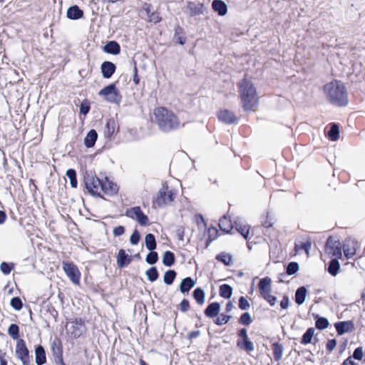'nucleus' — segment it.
<instances>
[{
    "instance_id": "cd10ccee",
    "label": "nucleus",
    "mask_w": 365,
    "mask_h": 365,
    "mask_svg": "<svg viewBox=\"0 0 365 365\" xmlns=\"http://www.w3.org/2000/svg\"><path fill=\"white\" fill-rule=\"evenodd\" d=\"M334 327L338 334L341 335L349 331L353 327V324L351 321L339 322H336Z\"/></svg>"
},
{
    "instance_id": "de8ad7c7",
    "label": "nucleus",
    "mask_w": 365,
    "mask_h": 365,
    "mask_svg": "<svg viewBox=\"0 0 365 365\" xmlns=\"http://www.w3.org/2000/svg\"><path fill=\"white\" fill-rule=\"evenodd\" d=\"M262 225L265 228H269L273 226V218L268 212L263 215L261 217Z\"/></svg>"
},
{
    "instance_id": "a211bd4d",
    "label": "nucleus",
    "mask_w": 365,
    "mask_h": 365,
    "mask_svg": "<svg viewBox=\"0 0 365 365\" xmlns=\"http://www.w3.org/2000/svg\"><path fill=\"white\" fill-rule=\"evenodd\" d=\"M357 249L358 244L354 241L346 242L342 246V250L346 259L353 257L356 255Z\"/></svg>"
},
{
    "instance_id": "4d7b16f0",
    "label": "nucleus",
    "mask_w": 365,
    "mask_h": 365,
    "mask_svg": "<svg viewBox=\"0 0 365 365\" xmlns=\"http://www.w3.org/2000/svg\"><path fill=\"white\" fill-rule=\"evenodd\" d=\"M145 260L150 264H155L158 262V253L156 252H154L153 250L151 251L146 256Z\"/></svg>"
},
{
    "instance_id": "ddd939ff",
    "label": "nucleus",
    "mask_w": 365,
    "mask_h": 365,
    "mask_svg": "<svg viewBox=\"0 0 365 365\" xmlns=\"http://www.w3.org/2000/svg\"><path fill=\"white\" fill-rule=\"evenodd\" d=\"M71 336L75 339L80 337L83 334V329L85 327V320L83 318H76L71 322Z\"/></svg>"
},
{
    "instance_id": "2eb2a0df",
    "label": "nucleus",
    "mask_w": 365,
    "mask_h": 365,
    "mask_svg": "<svg viewBox=\"0 0 365 365\" xmlns=\"http://www.w3.org/2000/svg\"><path fill=\"white\" fill-rule=\"evenodd\" d=\"M312 240L310 238L307 239L304 242H299L294 243V255H299L302 251H304L306 253L307 257H309V251L312 247Z\"/></svg>"
},
{
    "instance_id": "c85d7f7f",
    "label": "nucleus",
    "mask_w": 365,
    "mask_h": 365,
    "mask_svg": "<svg viewBox=\"0 0 365 365\" xmlns=\"http://www.w3.org/2000/svg\"><path fill=\"white\" fill-rule=\"evenodd\" d=\"M212 7L220 16H224L227 12V6L222 0H214L212 3Z\"/></svg>"
},
{
    "instance_id": "a18cd8bd",
    "label": "nucleus",
    "mask_w": 365,
    "mask_h": 365,
    "mask_svg": "<svg viewBox=\"0 0 365 365\" xmlns=\"http://www.w3.org/2000/svg\"><path fill=\"white\" fill-rule=\"evenodd\" d=\"M145 246L148 250L153 251L156 248V241L154 235L149 233L145 238Z\"/></svg>"
},
{
    "instance_id": "3c124183",
    "label": "nucleus",
    "mask_w": 365,
    "mask_h": 365,
    "mask_svg": "<svg viewBox=\"0 0 365 365\" xmlns=\"http://www.w3.org/2000/svg\"><path fill=\"white\" fill-rule=\"evenodd\" d=\"M145 274L148 277V279L152 282L155 281L159 277L158 269L155 267H152L149 268L146 271Z\"/></svg>"
},
{
    "instance_id": "f704fd0d",
    "label": "nucleus",
    "mask_w": 365,
    "mask_h": 365,
    "mask_svg": "<svg viewBox=\"0 0 365 365\" xmlns=\"http://www.w3.org/2000/svg\"><path fill=\"white\" fill-rule=\"evenodd\" d=\"M272 348L273 351L274 359L276 361H279L282 357L284 350L282 344L279 342H274L272 344Z\"/></svg>"
},
{
    "instance_id": "f03ea898",
    "label": "nucleus",
    "mask_w": 365,
    "mask_h": 365,
    "mask_svg": "<svg viewBox=\"0 0 365 365\" xmlns=\"http://www.w3.org/2000/svg\"><path fill=\"white\" fill-rule=\"evenodd\" d=\"M239 98L245 112H255L259 106V96L256 88L247 75L237 83Z\"/></svg>"
},
{
    "instance_id": "69168bd1",
    "label": "nucleus",
    "mask_w": 365,
    "mask_h": 365,
    "mask_svg": "<svg viewBox=\"0 0 365 365\" xmlns=\"http://www.w3.org/2000/svg\"><path fill=\"white\" fill-rule=\"evenodd\" d=\"M336 346V340L334 339H329L327 342L326 349L329 353H331Z\"/></svg>"
},
{
    "instance_id": "c9c22d12",
    "label": "nucleus",
    "mask_w": 365,
    "mask_h": 365,
    "mask_svg": "<svg viewBox=\"0 0 365 365\" xmlns=\"http://www.w3.org/2000/svg\"><path fill=\"white\" fill-rule=\"evenodd\" d=\"M307 292V289L304 287H300L297 289L295 293V302L297 304L300 305L304 302Z\"/></svg>"
},
{
    "instance_id": "bf43d9fd",
    "label": "nucleus",
    "mask_w": 365,
    "mask_h": 365,
    "mask_svg": "<svg viewBox=\"0 0 365 365\" xmlns=\"http://www.w3.org/2000/svg\"><path fill=\"white\" fill-rule=\"evenodd\" d=\"M238 307L241 310H247L250 308V304L248 300L243 296L239 298Z\"/></svg>"
},
{
    "instance_id": "c03bdc74",
    "label": "nucleus",
    "mask_w": 365,
    "mask_h": 365,
    "mask_svg": "<svg viewBox=\"0 0 365 365\" xmlns=\"http://www.w3.org/2000/svg\"><path fill=\"white\" fill-rule=\"evenodd\" d=\"M314 328L310 327L309 328L306 332L303 334L302 338L301 339V344H308L312 342V339L314 335Z\"/></svg>"
},
{
    "instance_id": "79ce46f5",
    "label": "nucleus",
    "mask_w": 365,
    "mask_h": 365,
    "mask_svg": "<svg viewBox=\"0 0 365 365\" xmlns=\"http://www.w3.org/2000/svg\"><path fill=\"white\" fill-rule=\"evenodd\" d=\"M329 138L333 141L337 140L339 138V128L337 124H331L329 130L327 133Z\"/></svg>"
},
{
    "instance_id": "aec40b11",
    "label": "nucleus",
    "mask_w": 365,
    "mask_h": 365,
    "mask_svg": "<svg viewBox=\"0 0 365 365\" xmlns=\"http://www.w3.org/2000/svg\"><path fill=\"white\" fill-rule=\"evenodd\" d=\"M187 8L191 16H198L203 13L204 4L202 3L188 1Z\"/></svg>"
},
{
    "instance_id": "13d9d810",
    "label": "nucleus",
    "mask_w": 365,
    "mask_h": 365,
    "mask_svg": "<svg viewBox=\"0 0 365 365\" xmlns=\"http://www.w3.org/2000/svg\"><path fill=\"white\" fill-rule=\"evenodd\" d=\"M10 304L11 306L15 309V310H20L21 309L22 307H23V304H22V301L21 299L18 297H13L11 299V302H10Z\"/></svg>"
},
{
    "instance_id": "0e129e2a",
    "label": "nucleus",
    "mask_w": 365,
    "mask_h": 365,
    "mask_svg": "<svg viewBox=\"0 0 365 365\" xmlns=\"http://www.w3.org/2000/svg\"><path fill=\"white\" fill-rule=\"evenodd\" d=\"M140 234L138 230H135L130 236V241L132 245H137L140 241Z\"/></svg>"
},
{
    "instance_id": "f3484780",
    "label": "nucleus",
    "mask_w": 365,
    "mask_h": 365,
    "mask_svg": "<svg viewBox=\"0 0 365 365\" xmlns=\"http://www.w3.org/2000/svg\"><path fill=\"white\" fill-rule=\"evenodd\" d=\"M101 71L104 78H110L116 71V66L111 61H104L101 66Z\"/></svg>"
},
{
    "instance_id": "6e6552de",
    "label": "nucleus",
    "mask_w": 365,
    "mask_h": 365,
    "mask_svg": "<svg viewBox=\"0 0 365 365\" xmlns=\"http://www.w3.org/2000/svg\"><path fill=\"white\" fill-rule=\"evenodd\" d=\"M238 339L237 341V346L247 354H250L254 351L255 346L253 342L249 339L247 329L242 328L237 333Z\"/></svg>"
},
{
    "instance_id": "4468645a",
    "label": "nucleus",
    "mask_w": 365,
    "mask_h": 365,
    "mask_svg": "<svg viewBox=\"0 0 365 365\" xmlns=\"http://www.w3.org/2000/svg\"><path fill=\"white\" fill-rule=\"evenodd\" d=\"M217 118L220 121L226 124H234L238 121V118L234 112L228 109L220 110L217 113Z\"/></svg>"
},
{
    "instance_id": "0eeeda50",
    "label": "nucleus",
    "mask_w": 365,
    "mask_h": 365,
    "mask_svg": "<svg viewBox=\"0 0 365 365\" xmlns=\"http://www.w3.org/2000/svg\"><path fill=\"white\" fill-rule=\"evenodd\" d=\"M176 197V192L170 189L168 185H163L157 193L154 200V203L158 207H163L174 201Z\"/></svg>"
},
{
    "instance_id": "dca6fc26",
    "label": "nucleus",
    "mask_w": 365,
    "mask_h": 365,
    "mask_svg": "<svg viewBox=\"0 0 365 365\" xmlns=\"http://www.w3.org/2000/svg\"><path fill=\"white\" fill-rule=\"evenodd\" d=\"M152 5L150 4L145 3L143 6V10L147 15V21L148 22H153L154 24L159 23L161 21L160 14L157 11H152Z\"/></svg>"
},
{
    "instance_id": "6e6d98bb",
    "label": "nucleus",
    "mask_w": 365,
    "mask_h": 365,
    "mask_svg": "<svg viewBox=\"0 0 365 365\" xmlns=\"http://www.w3.org/2000/svg\"><path fill=\"white\" fill-rule=\"evenodd\" d=\"M299 270V264L297 262H292L288 264L286 272L288 275L294 274Z\"/></svg>"
},
{
    "instance_id": "052dcab7",
    "label": "nucleus",
    "mask_w": 365,
    "mask_h": 365,
    "mask_svg": "<svg viewBox=\"0 0 365 365\" xmlns=\"http://www.w3.org/2000/svg\"><path fill=\"white\" fill-rule=\"evenodd\" d=\"M90 109L91 106L89 101L87 99L83 100L80 106L81 113H83V115H86L88 113Z\"/></svg>"
},
{
    "instance_id": "864d4df0",
    "label": "nucleus",
    "mask_w": 365,
    "mask_h": 365,
    "mask_svg": "<svg viewBox=\"0 0 365 365\" xmlns=\"http://www.w3.org/2000/svg\"><path fill=\"white\" fill-rule=\"evenodd\" d=\"M252 322V319L249 312L242 313L239 319V323L242 325L249 326Z\"/></svg>"
},
{
    "instance_id": "09e8293b",
    "label": "nucleus",
    "mask_w": 365,
    "mask_h": 365,
    "mask_svg": "<svg viewBox=\"0 0 365 365\" xmlns=\"http://www.w3.org/2000/svg\"><path fill=\"white\" fill-rule=\"evenodd\" d=\"M66 176L69 178L71 185L72 187L76 188L78 185V181L76 178V172L74 169H69L66 172Z\"/></svg>"
},
{
    "instance_id": "6ab92c4d",
    "label": "nucleus",
    "mask_w": 365,
    "mask_h": 365,
    "mask_svg": "<svg viewBox=\"0 0 365 365\" xmlns=\"http://www.w3.org/2000/svg\"><path fill=\"white\" fill-rule=\"evenodd\" d=\"M116 128L118 130V126L114 118H108L106 121L103 134L106 138L110 139L115 133Z\"/></svg>"
},
{
    "instance_id": "58836bf2",
    "label": "nucleus",
    "mask_w": 365,
    "mask_h": 365,
    "mask_svg": "<svg viewBox=\"0 0 365 365\" xmlns=\"http://www.w3.org/2000/svg\"><path fill=\"white\" fill-rule=\"evenodd\" d=\"M340 264L338 261V259H332L329 264L328 272L332 276H336L338 274Z\"/></svg>"
},
{
    "instance_id": "ea45409f",
    "label": "nucleus",
    "mask_w": 365,
    "mask_h": 365,
    "mask_svg": "<svg viewBox=\"0 0 365 365\" xmlns=\"http://www.w3.org/2000/svg\"><path fill=\"white\" fill-rule=\"evenodd\" d=\"M207 235L208 237L206 240V247H207L213 240L218 237L219 231L216 227L211 226L207 229Z\"/></svg>"
},
{
    "instance_id": "e2e57ef3",
    "label": "nucleus",
    "mask_w": 365,
    "mask_h": 365,
    "mask_svg": "<svg viewBox=\"0 0 365 365\" xmlns=\"http://www.w3.org/2000/svg\"><path fill=\"white\" fill-rule=\"evenodd\" d=\"M190 302L187 299H183L179 304V309L182 312H186L190 309Z\"/></svg>"
},
{
    "instance_id": "37998d69",
    "label": "nucleus",
    "mask_w": 365,
    "mask_h": 365,
    "mask_svg": "<svg viewBox=\"0 0 365 365\" xmlns=\"http://www.w3.org/2000/svg\"><path fill=\"white\" fill-rule=\"evenodd\" d=\"M314 319H316L315 327L317 329L322 330L329 327V323L327 318L315 315Z\"/></svg>"
},
{
    "instance_id": "c756f323",
    "label": "nucleus",
    "mask_w": 365,
    "mask_h": 365,
    "mask_svg": "<svg viewBox=\"0 0 365 365\" xmlns=\"http://www.w3.org/2000/svg\"><path fill=\"white\" fill-rule=\"evenodd\" d=\"M83 16V11L76 5L71 6L67 10V17L70 19H79Z\"/></svg>"
},
{
    "instance_id": "412c9836",
    "label": "nucleus",
    "mask_w": 365,
    "mask_h": 365,
    "mask_svg": "<svg viewBox=\"0 0 365 365\" xmlns=\"http://www.w3.org/2000/svg\"><path fill=\"white\" fill-rule=\"evenodd\" d=\"M219 227L222 232L230 233L234 228L230 217L223 215L219 220Z\"/></svg>"
},
{
    "instance_id": "393cba45",
    "label": "nucleus",
    "mask_w": 365,
    "mask_h": 365,
    "mask_svg": "<svg viewBox=\"0 0 365 365\" xmlns=\"http://www.w3.org/2000/svg\"><path fill=\"white\" fill-rule=\"evenodd\" d=\"M103 51L109 54L118 55L120 52V46L117 41H108L103 47Z\"/></svg>"
},
{
    "instance_id": "4be33fe9",
    "label": "nucleus",
    "mask_w": 365,
    "mask_h": 365,
    "mask_svg": "<svg viewBox=\"0 0 365 365\" xmlns=\"http://www.w3.org/2000/svg\"><path fill=\"white\" fill-rule=\"evenodd\" d=\"M220 310V304L219 302L210 303L205 309V315L209 318H215L218 316Z\"/></svg>"
},
{
    "instance_id": "f257e3e1",
    "label": "nucleus",
    "mask_w": 365,
    "mask_h": 365,
    "mask_svg": "<svg viewBox=\"0 0 365 365\" xmlns=\"http://www.w3.org/2000/svg\"><path fill=\"white\" fill-rule=\"evenodd\" d=\"M84 183L88 192L93 197H103V195L113 196L118 192V185L108 177L99 178L95 175L86 174Z\"/></svg>"
},
{
    "instance_id": "1a4fd4ad",
    "label": "nucleus",
    "mask_w": 365,
    "mask_h": 365,
    "mask_svg": "<svg viewBox=\"0 0 365 365\" xmlns=\"http://www.w3.org/2000/svg\"><path fill=\"white\" fill-rule=\"evenodd\" d=\"M62 268L72 283L79 285L81 274L78 267L73 262L63 261Z\"/></svg>"
},
{
    "instance_id": "423d86ee",
    "label": "nucleus",
    "mask_w": 365,
    "mask_h": 365,
    "mask_svg": "<svg viewBox=\"0 0 365 365\" xmlns=\"http://www.w3.org/2000/svg\"><path fill=\"white\" fill-rule=\"evenodd\" d=\"M98 95L103 96L106 101L118 105L120 103L122 100V96L115 83L105 86L98 92Z\"/></svg>"
},
{
    "instance_id": "bb28decb",
    "label": "nucleus",
    "mask_w": 365,
    "mask_h": 365,
    "mask_svg": "<svg viewBox=\"0 0 365 365\" xmlns=\"http://www.w3.org/2000/svg\"><path fill=\"white\" fill-rule=\"evenodd\" d=\"M195 282L190 277L184 278L179 286L180 291L182 294L188 293L189 291L195 286Z\"/></svg>"
},
{
    "instance_id": "774afa93",
    "label": "nucleus",
    "mask_w": 365,
    "mask_h": 365,
    "mask_svg": "<svg viewBox=\"0 0 365 365\" xmlns=\"http://www.w3.org/2000/svg\"><path fill=\"white\" fill-rule=\"evenodd\" d=\"M289 299L288 296L284 295L280 302V307L282 309H287L289 307Z\"/></svg>"
},
{
    "instance_id": "72a5a7b5",
    "label": "nucleus",
    "mask_w": 365,
    "mask_h": 365,
    "mask_svg": "<svg viewBox=\"0 0 365 365\" xmlns=\"http://www.w3.org/2000/svg\"><path fill=\"white\" fill-rule=\"evenodd\" d=\"M174 39L176 43L184 45L186 42V37L184 36V30L180 26H177L175 29Z\"/></svg>"
},
{
    "instance_id": "338daca9",
    "label": "nucleus",
    "mask_w": 365,
    "mask_h": 365,
    "mask_svg": "<svg viewBox=\"0 0 365 365\" xmlns=\"http://www.w3.org/2000/svg\"><path fill=\"white\" fill-rule=\"evenodd\" d=\"M124 232H125V227L122 225L117 226L113 229V235L115 237L120 236V235H123Z\"/></svg>"
},
{
    "instance_id": "f8f14e48",
    "label": "nucleus",
    "mask_w": 365,
    "mask_h": 365,
    "mask_svg": "<svg viewBox=\"0 0 365 365\" xmlns=\"http://www.w3.org/2000/svg\"><path fill=\"white\" fill-rule=\"evenodd\" d=\"M325 250L327 254L336 257L337 259L342 258V245L339 240H336L332 236L328 237Z\"/></svg>"
},
{
    "instance_id": "9b49d317",
    "label": "nucleus",
    "mask_w": 365,
    "mask_h": 365,
    "mask_svg": "<svg viewBox=\"0 0 365 365\" xmlns=\"http://www.w3.org/2000/svg\"><path fill=\"white\" fill-rule=\"evenodd\" d=\"M15 352L17 358L21 361L23 365H30L31 357L29 351L23 339H18L16 341Z\"/></svg>"
},
{
    "instance_id": "473e14b6",
    "label": "nucleus",
    "mask_w": 365,
    "mask_h": 365,
    "mask_svg": "<svg viewBox=\"0 0 365 365\" xmlns=\"http://www.w3.org/2000/svg\"><path fill=\"white\" fill-rule=\"evenodd\" d=\"M215 259L225 266H230L232 264V256L225 252H222L217 255Z\"/></svg>"
},
{
    "instance_id": "680f3d73",
    "label": "nucleus",
    "mask_w": 365,
    "mask_h": 365,
    "mask_svg": "<svg viewBox=\"0 0 365 365\" xmlns=\"http://www.w3.org/2000/svg\"><path fill=\"white\" fill-rule=\"evenodd\" d=\"M352 359H354L356 360L361 361L364 357V351L363 348L361 346L357 347L354 351L353 355H352Z\"/></svg>"
},
{
    "instance_id": "e433bc0d",
    "label": "nucleus",
    "mask_w": 365,
    "mask_h": 365,
    "mask_svg": "<svg viewBox=\"0 0 365 365\" xmlns=\"http://www.w3.org/2000/svg\"><path fill=\"white\" fill-rule=\"evenodd\" d=\"M220 296L225 299H230L232 294V287L227 284L220 286L219 288Z\"/></svg>"
},
{
    "instance_id": "7ed1b4c3",
    "label": "nucleus",
    "mask_w": 365,
    "mask_h": 365,
    "mask_svg": "<svg viewBox=\"0 0 365 365\" xmlns=\"http://www.w3.org/2000/svg\"><path fill=\"white\" fill-rule=\"evenodd\" d=\"M323 91L331 104L338 107L348 105L349 94L342 81L334 79L324 86Z\"/></svg>"
},
{
    "instance_id": "5fc2aeb1",
    "label": "nucleus",
    "mask_w": 365,
    "mask_h": 365,
    "mask_svg": "<svg viewBox=\"0 0 365 365\" xmlns=\"http://www.w3.org/2000/svg\"><path fill=\"white\" fill-rule=\"evenodd\" d=\"M14 268V264L13 263H7L6 262H3L0 264V269L4 274H10Z\"/></svg>"
},
{
    "instance_id": "4c0bfd02",
    "label": "nucleus",
    "mask_w": 365,
    "mask_h": 365,
    "mask_svg": "<svg viewBox=\"0 0 365 365\" xmlns=\"http://www.w3.org/2000/svg\"><path fill=\"white\" fill-rule=\"evenodd\" d=\"M192 297L199 305H202L205 302V294L204 290L200 288H196L192 292Z\"/></svg>"
},
{
    "instance_id": "b1692460",
    "label": "nucleus",
    "mask_w": 365,
    "mask_h": 365,
    "mask_svg": "<svg viewBox=\"0 0 365 365\" xmlns=\"http://www.w3.org/2000/svg\"><path fill=\"white\" fill-rule=\"evenodd\" d=\"M51 349L53 354L61 359V362L62 365H66L63 360V344L62 341L59 338H56L52 344Z\"/></svg>"
},
{
    "instance_id": "a19ab883",
    "label": "nucleus",
    "mask_w": 365,
    "mask_h": 365,
    "mask_svg": "<svg viewBox=\"0 0 365 365\" xmlns=\"http://www.w3.org/2000/svg\"><path fill=\"white\" fill-rule=\"evenodd\" d=\"M175 257L173 252L166 251L163 254V263L167 267H170L175 263Z\"/></svg>"
},
{
    "instance_id": "5701e85b",
    "label": "nucleus",
    "mask_w": 365,
    "mask_h": 365,
    "mask_svg": "<svg viewBox=\"0 0 365 365\" xmlns=\"http://www.w3.org/2000/svg\"><path fill=\"white\" fill-rule=\"evenodd\" d=\"M131 262V257L128 256L124 250L120 249L117 255V264L119 268L128 266Z\"/></svg>"
},
{
    "instance_id": "9d476101",
    "label": "nucleus",
    "mask_w": 365,
    "mask_h": 365,
    "mask_svg": "<svg viewBox=\"0 0 365 365\" xmlns=\"http://www.w3.org/2000/svg\"><path fill=\"white\" fill-rule=\"evenodd\" d=\"M125 216L137 221L141 226L149 225L148 217L143 213L140 207L135 206L125 210Z\"/></svg>"
},
{
    "instance_id": "2f4dec72",
    "label": "nucleus",
    "mask_w": 365,
    "mask_h": 365,
    "mask_svg": "<svg viewBox=\"0 0 365 365\" xmlns=\"http://www.w3.org/2000/svg\"><path fill=\"white\" fill-rule=\"evenodd\" d=\"M234 228L239 232L245 240L249 239L251 227L248 225L241 223H235Z\"/></svg>"
},
{
    "instance_id": "7c9ffc66",
    "label": "nucleus",
    "mask_w": 365,
    "mask_h": 365,
    "mask_svg": "<svg viewBox=\"0 0 365 365\" xmlns=\"http://www.w3.org/2000/svg\"><path fill=\"white\" fill-rule=\"evenodd\" d=\"M98 138V133L96 130H91L84 138V145L86 148H92L94 146Z\"/></svg>"
},
{
    "instance_id": "603ef678",
    "label": "nucleus",
    "mask_w": 365,
    "mask_h": 365,
    "mask_svg": "<svg viewBox=\"0 0 365 365\" xmlns=\"http://www.w3.org/2000/svg\"><path fill=\"white\" fill-rule=\"evenodd\" d=\"M231 319V316L225 314H220L215 320L214 322L218 326L227 324Z\"/></svg>"
},
{
    "instance_id": "20e7f679",
    "label": "nucleus",
    "mask_w": 365,
    "mask_h": 365,
    "mask_svg": "<svg viewBox=\"0 0 365 365\" xmlns=\"http://www.w3.org/2000/svg\"><path fill=\"white\" fill-rule=\"evenodd\" d=\"M155 121L158 128L163 132H170L178 130L180 127V120L178 116L172 110L164 106H159L154 109Z\"/></svg>"
},
{
    "instance_id": "49530a36",
    "label": "nucleus",
    "mask_w": 365,
    "mask_h": 365,
    "mask_svg": "<svg viewBox=\"0 0 365 365\" xmlns=\"http://www.w3.org/2000/svg\"><path fill=\"white\" fill-rule=\"evenodd\" d=\"M8 334L13 339H19V327L16 324H11L9 329H8Z\"/></svg>"
},
{
    "instance_id": "8fccbe9b",
    "label": "nucleus",
    "mask_w": 365,
    "mask_h": 365,
    "mask_svg": "<svg viewBox=\"0 0 365 365\" xmlns=\"http://www.w3.org/2000/svg\"><path fill=\"white\" fill-rule=\"evenodd\" d=\"M176 277V272L175 270L170 269L165 272L163 277L164 282L166 284H171L175 280V278Z\"/></svg>"
},
{
    "instance_id": "a878e982",
    "label": "nucleus",
    "mask_w": 365,
    "mask_h": 365,
    "mask_svg": "<svg viewBox=\"0 0 365 365\" xmlns=\"http://www.w3.org/2000/svg\"><path fill=\"white\" fill-rule=\"evenodd\" d=\"M35 359L37 365H43L46 362V356L44 348L38 345L35 349Z\"/></svg>"
},
{
    "instance_id": "39448f33",
    "label": "nucleus",
    "mask_w": 365,
    "mask_h": 365,
    "mask_svg": "<svg viewBox=\"0 0 365 365\" xmlns=\"http://www.w3.org/2000/svg\"><path fill=\"white\" fill-rule=\"evenodd\" d=\"M258 288L260 296L266 300L270 306H274L277 302V298L274 295L271 294V279L268 277L261 279L258 284Z\"/></svg>"
}]
</instances>
